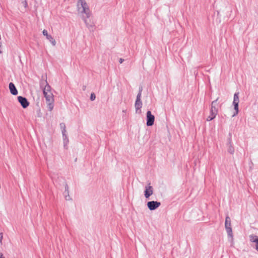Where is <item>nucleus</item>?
Listing matches in <instances>:
<instances>
[{
  "label": "nucleus",
  "mask_w": 258,
  "mask_h": 258,
  "mask_svg": "<svg viewBox=\"0 0 258 258\" xmlns=\"http://www.w3.org/2000/svg\"><path fill=\"white\" fill-rule=\"evenodd\" d=\"M78 11L81 13H84L86 17H83V20L86 24V26L90 29L93 30L94 25L93 24H89L87 21V18H89L90 16V12L89 7L84 0H79L77 4Z\"/></svg>",
  "instance_id": "1"
},
{
  "label": "nucleus",
  "mask_w": 258,
  "mask_h": 258,
  "mask_svg": "<svg viewBox=\"0 0 258 258\" xmlns=\"http://www.w3.org/2000/svg\"><path fill=\"white\" fill-rule=\"evenodd\" d=\"M46 99L47 108L49 111H52L54 107V98L52 92H48V93L43 94Z\"/></svg>",
  "instance_id": "2"
},
{
  "label": "nucleus",
  "mask_w": 258,
  "mask_h": 258,
  "mask_svg": "<svg viewBox=\"0 0 258 258\" xmlns=\"http://www.w3.org/2000/svg\"><path fill=\"white\" fill-rule=\"evenodd\" d=\"M40 88L43 90V94L51 92V87L48 84L47 81L46 76L44 77L43 76H42V79L40 81Z\"/></svg>",
  "instance_id": "3"
},
{
  "label": "nucleus",
  "mask_w": 258,
  "mask_h": 258,
  "mask_svg": "<svg viewBox=\"0 0 258 258\" xmlns=\"http://www.w3.org/2000/svg\"><path fill=\"white\" fill-rule=\"evenodd\" d=\"M225 227L227 233V235L228 237H230L231 240L232 241L233 239V234H232V230L231 228V219L228 216H227L225 218Z\"/></svg>",
  "instance_id": "4"
},
{
  "label": "nucleus",
  "mask_w": 258,
  "mask_h": 258,
  "mask_svg": "<svg viewBox=\"0 0 258 258\" xmlns=\"http://www.w3.org/2000/svg\"><path fill=\"white\" fill-rule=\"evenodd\" d=\"M135 107L136 109V112L139 114L141 113V109L142 107V102L141 101V97H140V95L139 96H137Z\"/></svg>",
  "instance_id": "5"
},
{
  "label": "nucleus",
  "mask_w": 258,
  "mask_h": 258,
  "mask_svg": "<svg viewBox=\"0 0 258 258\" xmlns=\"http://www.w3.org/2000/svg\"><path fill=\"white\" fill-rule=\"evenodd\" d=\"M229 138L227 139V151L230 154H233L235 151L234 148L232 144V139L231 137L232 135L230 133L229 134Z\"/></svg>",
  "instance_id": "6"
},
{
  "label": "nucleus",
  "mask_w": 258,
  "mask_h": 258,
  "mask_svg": "<svg viewBox=\"0 0 258 258\" xmlns=\"http://www.w3.org/2000/svg\"><path fill=\"white\" fill-rule=\"evenodd\" d=\"M161 205V203L157 201H149L147 203V206L148 209L151 211H153L157 209Z\"/></svg>",
  "instance_id": "7"
},
{
  "label": "nucleus",
  "mask_w": 258,
  "mask_h": 258,
  "mask_svg": "<svg viewBox=\"0 0 258 258\" xmlns=\"http://www.w3.org/2000/svg\"><path fill=\"white\" fill-rule=\"evenodd\" d=\"M155 120V116L152 114L150 111L147 112V122L146 124L147 126H152L154 124Z\"/></svg>",
  "instance_id": "8"
},
{
  "label": "nucleus",
  "mask_w": 258,
  "mask_h": 258,
  "mask_svg": "<svg viewBox=\"0 0 258 258\" xmlns=\"http://www.w3.org/2000/svg\"><path fill=\"white\" fill-rule=\"evenodd\" d=\"M18 100L24 108H27L29 105V102L28 100L24 97L21 96H18Z\"/></svg>",
  "instance_id": "9"
},
{
  "label": "nucleus",
  "mask_w": 258,
  "mask_h": 258,
  "mask_svg": "<svg viewBox=\"0 0 258 258\" xmlns=\"http://www.w3.org/2000/svg\"><path fill=\"white\" fill-rule=\"evenodd\" d=\"M218 100V98L212 102L210 109V111H211V112H214L218 113L219 108V104L217 103Z\"/></svg>",
  "instance_id": "10"
},
{
  "label": "nucleus",
  "mask_w": 258,
  "mask_h": 258,
  "mask_svg": "<svg viewBox=\"0 0 258 258\" xmlns=\"http://www.w3.org/2000/svg\"><path fill=\"white\" fill-rule=\"evenodd\" d=\"M43 34L46 37V38L50 41L53 46L56 44L55 40L53 39L51 35H48L46 30H43L42 31Z\"/></svg>",
  "instance_id": "11"
},
{
  "label": "nucleus",
  "mask_w": 258,
  "mask_h": 258,
  "mask_svg": "<svg viewBox=\"0 0 258 258\" xmlns=\"http://www.w3.org/2000/svg\"><path fill=\"white\" fill-rule=\"evenodd\" d=\"M145 192V197L146 198H149L153 193V188L151 186H146Z\"/></svg>",
  "instance_id": "12"
},
{
  "label": "nucleus",
  "mask_w": 258,
  "mask_h": 258,
  "mask_svg": "<svg viewBox=\"0 0 258 258\" xmlns=\"http://www.w3.org/2000/svg\"><path fill=\"white\" fill-rule=\"evenodd\" d=\"M9 89L10 92L13 95H16L18 94V91L17 88L15 87L14 84L12 82L10 83L9 85Z\"/></svg>",
  "instance_id": "13"
},
{
  "label": "nucleus",
  "mask_w": 258,
  "mask_h": 258,
  "mask_svg": "<svg viewBox=\"0 0 258 258\" xmlns=\"http://www.w3.org/2000/svg\"><path fill=\"white\" fill-rule=\"evenodd\" d=\"M249 238L251 242L255 243V248L258 251V236L252 234L249 236Z\"/></svg>",
  "instance_id": "14"
},
{
  "label": "nucleus",
  "mask_w": 258,
  "mask_h": 258,
  "mask_svg": "<svg viewBox=\"0 0 258 258\" xmlns=\"http://www.w3.org/2000/svg\"><path fill=\"white\" fill-rule=\"evenodd\" d=\"M64 195L66 200L69 201L71 199L69 196V186L67 184H66L65 185V190L64 191Z\"/></svg>",
  "instance_id": "15"
},
{
  "label": "nucleus",
  "mask_w": 258,
  "mask_h": 258,
  "mask_svg": "<svg viewBox=\"0 0 258 258\" xmlns=\"http://www.w3.org/2000/svg\"><path fill=\"white\" fill-rule=\"evenodd\" d=\"M62 134V137H63V145L64 147L65 148H67V145L69 143V140L68 138V136L66 134V133Z\"/></svg>",
  "instance_id": "16"
},
{
  "label": "nucleus",
  "mask_w": 258,
  "mask_h": 258,
  "mask_svg": "<svg viewBox=\"0 0 258 258\" xmlns=\"http://www.w3.org/2000/svg\"><path fill=\"white\" fill-rule=\"evenodd\" d=\"M217 113L210 111V115L207 118V121H209L214 119L217 115Z\"/></svg>",
  "instance_id": "17"
},
{
  "label": "nucleus",
  "mask_w": 258,
  "mask_h": 258,
  "mask_svg": "<svg viewBox=\"0 0 258 258\" xmlns=\"http://www.w3.org/2000/svg\"><path fill=\"white\" fill-rule=\"evenodd\" d=\"M238 104H239L238 103H233V105L234 106V109L235 110V112L233 114V115H232V116H235L238 113V111H239Z\"/></svg>",
  "instance_id": "18"
},
{
  "label": "nucleus",
  "mask_w": 258,
  "mask_h": 258,
  "mask_svg": "<svg viewBox=\"0 0 258 258\" xmlns=\"http://www.w3.org/2000/svg\"><path fill=\"white\" fill-rule=\"evenodd\" d=\"M239 92H236L234 94L233 103H238L239 102Z\"/></svg>",
  "instance_id": "19"
},
{
  "label": "nucleus",
  "mask_w": 258,
  "mask_h": 258,
  "mask_svg": "<svg viewBox=\"0 0 258 258\" xmlns=\"http://www.w3.org/2000/svg\"><path fill=\"white\" fill-rule=\"evenodd\" d=\"M60 125V127L61 130V132H62V134H64V133H66V124L64 123L63 122H61L59 124Z\"/></svg>",
  "instance_id": "20"
},
{
  "label": "nucleus",
  "mask_w": 258,
  "mask_h": 258,
  "mask_svg": "<svg viewBox=\"0 0 258 258\" xmlns=\"http://www.w3.org/2000/svg\"><path fill=\"white\" fill-rule=\"evenodd\" d=\"M95 98H96L95 94L94 93H92L91 94V96H90V100L92 101H93L95 99Z\"/></svg>",
  "instance_id": "21"
},
{
  "label": "nucleus",
  "mask_w": 258,
  "mask_h": 258,
  "mask_svg": "<svg viewBox=\"0 0 258 258\" xmlns=\"http://www.w3.org/2000/svg\"><path fill=\"white\" fill-rule=\"evenodd\" d=\"M142 90H143L142 87H140L139 91L137 94V96H139L140 95V97H141Z\"/></svg>",
  "instance_id": "22"
},
{
  "label": "nucleus",
  "mask_w": 258,
  "mask_h": 258,
  "mask_svg": "<svg viewBox=\"0 0 258 258\" xmlns=\"http://www.w3.org/2000/svg\"><path fill=\"white\" fill-rule=\"evenodd\" d=\"M3 238V233H0V244H2V240Z\"/></svg>",
  "instance_id": "23"
},
{
  "label": "nucleus",
  "mask_w": 258,
  "mask_h": 258,
  "mask_svg": "<svg viewBox=\"0 0 258 258\" xmlns=\"http://www.w3.org/2000/svg\"><path fill=\"white\" fill-rule=\"evenodd\" d=\"M23 4H24V7L25 8H27L28 6V4H27V2L26 0H25V1L23 2Z\"/></svg>",
  "instance_id": "24"
},
{
  "label": "nucleus",
  "mask_w": 258,
  "mask_h": 258,
  "mask_svg": "<svg viewBox=\"0 0 258 258\" xmlns=\"http://www.w3.org/2000/svg\"><path fill=\"white\" fill-rule=\"evenodd\" d=\"M124 59L123 58H120L119 60V62L120 63H121L123 62Z\"/></svg>",
  "instance_id": "25"
},
{
  "label": "nucleus",
  "mask_w": 258,
  "mask_h": 258,
  "mask_svg": "<svg viewBox=\"0 0 258 258\" xmlns=\"http://www.w3.org/2000/svg\"><path fill=\"white\" fill-rule=\"evenodd\" d=\"M0 258H5L4 256H3V254L2 253V256H0Z\"/></svg>",
  "instance_id": "26"
},
{
  "label": "nucleus",
  "mask_w": 258,
  "mask_h": 258,
  "mask_svg": "<svg viewBox=\"0 0 258 258\" xmlns=\"http://www.w3.org/2000/svg\"><path fill=\"white\" fill-rule=\"evenodd\" d=\"M126 110H122V112H126Z\"/></svg>",
  "instance_id": "27"
},
{
  "label": "nucleus",
  "mask_w": 258,
  "mask_h": 258,
  "mask_svg": "<svg viewBox=\"0 0 258 258\" xmlns=\"http://www.w3.org/2000/svg\"><path fill=\"white\" fill-rule=\"evenodd\" d=\"M85 89H86V86H84V87H83V90H85Z\"/></svg>",
  "instance_id": "28"
},
{
  "label": "nucleus",
  "mask_w": 258,
  "mask_h": 258,
  "mask_svg": "<svg viewBox=\"0 0 258 258\" xmlns=\"http://www.w3.org/2000/svg\"><path fill=\"white\" fill-rule=\"evenodd\" d=\"M0 256H2V253H0Z\"/></svg>",
  "instance_id": "29"
},
{
  "label": "nucleus",
  "mask_w": 258,
  "mask_h": 258,
  "mask_svg": "<svg viewBox=\"0 0 258 258\" xmlns=\"http://www.w3.org/2000/svg\"><path fill=\"white\" fill-rule=\"evenodd\" d=\"M2 53V51L0 50V53Z\"/></svg>",
  "instance_id": "30"
}]
</instances>
